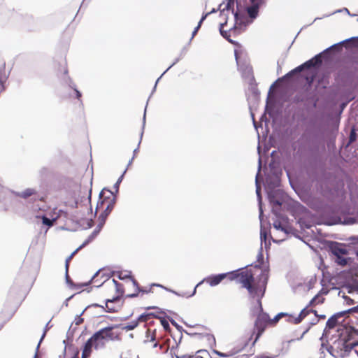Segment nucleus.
Returning <instances> with one entry per match:
<instances>
[{"label": "nucleus", "mask_w": 358, "mask_h": 358, "mask_svg": "<svg viewBox=\"0 0 358 358\" xmlns=\"http://www.w3.org/2000/svg\"><path fill=\"white\" fill-rule=\"evenodd\" d=\"M248 266L228 272L229 280L241 284L242 287L248 291H252L253 287L255 291H265L268 279V271L262 270L258 280H255L252 269L245 268Z\"/></svg>", "instance_id": "obj_1"}, {"label": "nucleus", "mask_w": 358, "mask_h": 358, "mask_svg": "<svg viewBox=\"0 0 358 358\" xmlns=\"http://www.w3.org/2000/svg\"><path fill=\"white\" fill-rule=\"evenodd\" d=\"M355 38V37H352L350 38L343 40L339 43H337L336 44L331 45L330 47H329L328 48L324 50L322 52L317 54L312 59L306 61L301 65H299V66L296 67L293 70L288 72L287 74H285L282 77L278 78L271 86L270 91L274 87L275 83H277L278 81L289 80L292 79V78L298 77L299 76V74L305 69H310V68H313V67L319 66L322 62V55L326 54L329 50L339 51L341 50V48H342L343 44H344L345 43H346L348 41L353 40Z\"/></svg>", "instance_id": "obj_2"}, {"label": "nucleus", "mask_w": 358, "mask_h": 358, "mask_svg": "<svg viewBox=\"0 0 358 358\" xmlns=\"http://www.w3.org/2000/svg\"><path fill=\"white\" fill-rule=\"evenodd\" d=\"M101 274V271H98L91 278L90 281L85 283H71L69 289H81L85 286H87L89 284L92 285L91 288H99L102 287L103 289H110L112 291H122L121 285L117 282L115 279H111L107 276L101 275V278H104L102 281L99 282L97 279L98 277Z\"/></svg>", "instance_id": "obj_3"}, {"label": "nucleus", "mask_w": 358, "mask_h": 358, "mask_svg": "<svg viewBox=\"0 0 358 358\" xmlns=\"http://www.w3.org/2000/svg\"><path fill=\"white\" fill-rule=\"evenodd\" d=\"M264 292H262L261 296H257V308L255 311L258 313L255 322V329L257 331L256 339L257 340L262 334L264 332L267 327L270 326V316L266 313L263 311L261 299L263 297Z\"/></svg>", "instance_id": "obj_4"}, {"label": "nucleus", "mask_w": 358, "mask_h": 358, "mask_svg": "<svg viewBox=\"0 0 358 358\" xmlns=\"http://www.w3.org/2000/svg\"><path fill=\"white\" fill-rule=\"evenodd\" d=\"M285 194L280 189H272L268 192V199L272 206V213L278 216L281 206L285 201Z\"/></svg>", "instance_id": "obj_5"}, {"label": "nucleus", "mask_w": 358, "mask_h": 358, "mask_svg": "<svg viewBox=\"0 0 358 358\" xmlns=\"http://www.w3.org/2000/svg\"><path fill=\"white\" fill-rule=\"evenodd\" d=\"M115 203V196H113L112 200L107 204V206L103 212H102L99 216V224L96 226V229L93 231L91 235L88 237L87 240L90 242L97 236V234L101 231V228L104 225L106 218L108 215L110 213L112 210L114 208Z\"/></svg>", "instance_id": "obj_6"}, {"label": "nucleus", "mask_w": 358, "mask_h": 358, "mask_svg": "<svg viewBox=\"0 0 358 358\" xmlns=\"http://www.w3.org/2000/svg\"><path fill=\"white\" fill-rule=\"evenodd\" d=\"M116 326L103 328L93 335V338L99 343L101 341H114L119 339V334L113 331Z\"/></svg>", "instance_id": "obj_7"}, {"label": "nucleus", "mask_w": 358, "mask_h": 358, "mask_svg": "<svg viewBox=\"0 0 358 358\" xmlns=\"http://www.w3.org/2000/svg\"><path fill=\"white\" fill-rule=\"evenodd\" d=\"M316 282L317 280L314 276H311L309 279L297 278L296 282L292 284V287L299 291H310L314 288Z\"/></svg>", "instance_id": "obj_8"}, {"label": "nucleus", "mask_w": 358, "mask_h": 358, "mask_svg": "<svg viewBox=\"0 0 358 358\" xmlns=\"http://www.w3.org/2000/svg\"><path fill=\"white\" fill-rule=\"evenodd\" d=\"M227 278L229 279V274L227 273H220L217 275H212L205 278L203 280L200 281L194 287L193 291H196V289L202 285L208 284L211 287L219 285L224 279Z\"/></svg>", "instance_id": "obj_9"}, {"label": "nucleus", "mask_w": 358, "mask_h": 358, "mask_svg": "<svg viewBox=\"0 0 358 358\" xmlns=\"http://www.w3.org/2000/svg\"><path fill=\"white\" fill-rule=\"evenodd\" d=\"M122 294L118 295L112 299H108L105 301L106 310L108 313H115L120 310L124 304Z\"/></svg>", "instance_id": "obj_10"}, {"label": "nucleus", "mask_w": 358, "mask_h": 358, "mask_svg": "<svg viewBox=\"0 0 358 358\" xmlns=\"http://www.w3.org/2000/svg\"><path fill=\"white\" fill-rule=\"evenodd\" d=\"M265 1L266 0H255L250 6H245L243 4H242L244 8L242 9V11L246 10L249 17L250 18V22H252V21L257 18L258 16L259 8L265 3Z\"/></svg>", "instance_id": "obj_11"}, {"label": "nucleus", "mask_w": 358, "mask_h": 358, "mask_svg": "<svg viewBox=\"0 0 358 358\" xmlns=\"http://www.w3.org/2000/svg\"><path fill=\"white\" fill-rule=\"evenodd\" d=\"M334 344L340 349V356L341 357L348 355L355 346L358 345V343L350 342L343 339L338 340Z\"/></svg>", "instance_id": "obj_12"}, {"label": "nucleus", "mask_w": 358, "mask_h": 358, "mask_svg": "<svg viewBox=\"0 0 358 358\" xmlns=\"http://www.w3.org/2000/svg\"><path fill=\"white\" fill-rule=\"evenodd\" d=\"M258 172L256 175L255 178V185H256V194L257 196L258 200V205H259V220L262 221V218L263 216V209H262V195H261V187L258 180L259 172L261 171L262 168V160L261 157L259 158V163H258Z\"/></svg>", "instance_id": "obj_13"}, {"label": "nucleus", "mask_w": 358, "mask_h": 358, "mask_svg": "<svg viewBox=\"0 0 358 358\" xmlns=\"http://www.w3.org/2000/svg\"><path fill=\"white\" fill-rule=\"evenodd\" d=\"M94 346L95 348H97L99 346L98 342L96 341V339L93 338V336L90 338L87 342L85 343L83 353H82V357L83 358H88L92 352V348Z\"/></svg>", "instance_id": "obj_14"}, {"label": "nucleus", "mask_w": 358, "mask_h": 358, "mask_svg": "<svg viewBox=\"0 0 358 358\" xmlns=\"http://www.w3.org/2000/svg\"><path fill=\"white\" fill-rule=\"evenodd\" d=\"M330 249L332 254L336 257L348 254V251L345 247L342 244L337 242L331 243Z\"/></svg>", "instance_id": "obj_15"}, {"label": "nucleus", "mask_w": 358, "mask_h": 358, "mask_svg": "<svg viewBox=\"0 0 358 358\" xmlns=\"http://www.w3.org/2000/svg\"><path fill=\"white\" fill-rule=\"evenodd\" d=\"M90 242V241L87 239L81 245H80L76 250H74L71 254V255L66 259V264H65V267H66V282L68 284H69L70 285H71V283H73V282L71 281V280L69 278V276L68 275L69 262L72 259V257L78 252V250H80L81 248H83V247L87 245Z\"/></svg>", "instance_id": "obj_16"}, {"label": "nucleus", "mask_w": 358, "mask_h": 358, "mask_svg": "<svg viewBox=\"0 0 358 358\" xmlns=\"http://www.w3.org/2000/svg\"><path fill=\"white\" fill-rule=\"evenodd\" d=\"M117 278L120 280H124L127 278H129L131 280V281L132 282L133 285H134V287H136V291H145L144 289H141L138 286L137 282L131 277V272H128V271L118 272Z\"/></svg>", "instance_id": "obj_17"}, {"label": "nucleus", "mask_w": 358, "mask_h": 358, "mask_svg": "<svg viewBox=\"0 0 358 358\" xmlns=\"http://www.w3.org/2000/svg\"><path fill=\"white\" fill-rule=\"evenodd\" d=\"M307 306L306 308H303L300 314L294 318L293 324H299L308 315H309L310 313H314L315 315H317V311L312 310V309H308Z\"/></svg>", "instance_id": "obj_18"}, {"label": "nucleus", "mask_w": 358, "mask_h": 358, "mask_svg": "<svg viewBox=\"0 0 358 358\" xmlns=\"http://www.w3.org/2000/svg\"><path fill=\"white\" fill-rule=\"evenodd\" d=\"M328 293L329 292H318L317 294L310 300L308 306H315L323 303L325 300L324 295Z\"/></svg>", "instance_id": "obj_19"}, {"label": "nucleus", "mask_w": 358, "mask_h": 358, "mask_svg": "<svg viewBox=\"0 0 358 358\" xmlns=\"http://www.w3.org/2000/svg\"><path fill=\"white\" fill-rule=\"evenodd\" d=\"M13 193L17 196H20L23 199H27L29 196L36 195L37 192L35 189L33 188H27L22 192H13Z\"/></svg>", "instance_id": "obj_20"}, {"label": "nucleus", "mask_w": 358, "mask_h": 358, "mask_svg": "<svg viewBox=\"0 0 358 358\" xmlns=\"http://www.w3.org/2000/svg\"><path fill=\"white\" fill-rule=\"evenodd\" d=\"M347 313V311H343L331 317L327 322V327L329 329L334 328L338 323V318L344 315Z\"/></svg>", "instance_id": "obj_21"}, {"label": "nucleus", "mask_w": 358, "mask_h": 358, "mask_svg": "<svg viewBox=\"0 0 358 358\" xmlns=\"http://www.w3.org/2000/svg\"><path fill=\"white\" fill-rule=\"evenodd\" d=\"M8 78V74L5 71V64L0 68V92L4 90V83Z\"/></svg>", "instance_id": "obj_22"}, {"label": "nucleus", "mask_w": 358, "mask_h": 358, "mask_svg": "<svg viewBox=\"0 0 358 358\" xmlns=\"http://www.w3.org/2000/svg\"><path fill=\"white\" fill-rule=\"evenodd\" d=\"M356 293L357 292H348V294H350L352 295V296H350L345 295V292H343V294L342 295V298L344 300V303L348 306H352V305H355L356 303L358 304V301H356L355 296H354L355 294H356Z\"/></svg>", "instance_id": "obj_23"}, {"label": "nucleus", "mask_w": 358, "mask_h": 358, "mask_svg": "<svg viewBox=\"0 0 358 358\" xmlns=\"http://www.w3.org/2000/svg\"><path fill=\"white\" fill-rule=\"evenodd\" d=\"M155 317V315L154 313H144L138 317L137 321L138 322V324L141 322L152 323L151 320Z\"/></svg>", "instance_id": "obj_24"}, {"label": "nucleus", "mask_w": 358, "mask_h": 358, "mask_svg": "<svg viewBox=\"0 0 358 358\" xmlns=\"http://www.w3.org/2000/svg\"><path fill=\"white\" fill-rule=\"evenodd\" d=\"M37 217L41 218L43 224L44 225L48 226V227H52L54 224V222L56 220L55 218L50 219V218L47 217L44 215H38Z\"/></svg>", "instance_id": "obj_25"}, {"label": "nucleus", "mask_w": 358, "mask_h": 358, "mask_svg": "<svg viewBox=\"0 0 358 358\" xmlns=\"http://www.w3.org/2000/svg\"><path fill=\"white\" fill-rule=\"evenodd\" d=\"M138 325V322L136 320L131 321L122 327V330L131 331L134 329Z\"/></svg>", "instance_id": "obj_26"}, {"label": "nucleus", "mask_w": 358, "mask_h": 358, "mask_svg": "<svg viewBox=\"0 0 358 358\" xmlns=\"http://www.w3.org/2000/svg\"><path fill=\"white\" fill-rule=\"evenodd\" d=\"M145 114H146V108H145L143 118V127H142V131H141V136H140V141L138 142V148H136L134 150V156H135V154L137 152V151L138 150V146H139V145H140V143L141 142V139H142V137H143V130H144L145 125Z\"/></svg>", "instance_id": "obj_27"}, {"label": "nucleus", "mask_w": 358, "mask_h": 358, "mask_svg": "<svg viewBox=\"0 0 358 358\" xmlns=\"http://www.w3.org/2000/svg\"><path fill=\"white\" fill-rule=\"evenodd\" d=\"M127 168L123 171L122 174L120 176V178L117 179V182L113 185V188L115 189V193L118 192L120 185L121 182L122 181V179L124 178L125 173L127 172Z\"/></svg>", "instance_id": "obj_28"}, {"label": "nucleus", "mask_w": 358, "mask_h": 358, "mask_svg": "<svg viewBox=\"0 0 358 358\" xmlns=\"http://www.w3.org/2000/svg\"><path fill=\"white\" fill-rule=\"evenodd\" d=\"M213 353L221 357H224V358H227V357H231L235 355V352H229L227 353H223L217 350H213Z\"/></svg>", "instance_id": "obj_29"}, {"label": "nucleus", "mask_w": 358, "mask_h": 358, "mask_svg": "<svg viewBox=\"0 0 358 358\" xmlns=\"http://www.w3.org/2000/svg\"><path fill=\"white\" fill-rule=\"evenodd\" d=\"M273 225L275 229L284 231L285 234H288V230L282 225L280 221L274 222Z\"/></svg>", "instance_id": "obj_30"}, {"label": "nucleus", "mask_w": 358, "mask_h": 358, "mask_svg": "<svg viewBox=\"0 0 358 358\" xmlns=\"http://www.w3.org/2000/svg\"><path fill=\"white\" fill-rule=\"evenodd\" d=\"M336 262L338 264L341 265V266H345L348 264V259L346 258L342 257V255L336 256Z\"/></svg>", "instance_id": "obj_31"}, {"label": "nucleus", "mask_w": 358, "mask_h": 358, "mask_svg": "<svg viewBox=\"0 0 358 358\" xmlns=\"http://www.w3.org/2000/svg\"><path fill=\"white\" fill-rule=\"evenodd\" d=\"M257 262H259L258 264H256L255 266V268H259L260 267L261 264L263 262L264 260V256L262 254V248L260 249L257 256Z\"/></svg>", "instance_id": "obj_32"}, {"label": "nucleus", "mask_w": 358, "mask_h": 358, "mask_svg": "<svg viewBox=\"0 0 358 358\" xmlns=\"http://www.w3.org/2000/svg\"><path fill=\"white\" fill-rule=\"evenodd\" d=\"M278 315H280V319L284 317H288L287 321L289 322L293 323L294 317H293L292 315H291L288 313H278Z\"/></svg>", "instance_id": "obj_33"}, {"label": "nucleus", "mask_w": 358, "mask_h": 358, "mask_svg": "<svg viewBox=\"0 0 358 358\" xmlns=\"http://www.w3.org/2000/svg\"><path fill=\"white\" fill-rule=\"evenodd\" d=\"M280 320V315L278 314L276 315L273 319L270 317V327H274L276 325V324L279 322Z\"/></svg>", "instance_id": "obj_34"}, {"label": "nucleus", "mask_w": 358, "mask_h": 358, "mask_svg": "<svg viewBox=\"0 0 358 358\" xmlns=\"http://www.w3.org/2000/svg\"><path fill=\"white\" fill-rule=\"evenodd\" d=\"M179 58L176 59V61L160 76L159 78H158V79L157 80L156 83H155V87H154V89L153 90H155L156 88V86L157 85V83L159 82V80H160V78L163 76V75L164 73H166L173 65H175L178 61H179Z\"/></svg>", "instance_id": "obj_35"}, {"label": "nucleus", "mask_w": 358, "mask_h": 358, "mask_svg": "<svg viewBox=\"0 0 358 358\" xmlns=\"http://www.w3.org/2000/svg\"><path fill=\"white\" fill-rule=\"evenodd\" d=\"M267 238V232L265 229H261L260 231V239L261 242L266 241Z\"/></svg>", "instance_id": "obj_36"}, {"label": "nucleus", "mask_w": 358, "mask_h": 358, "mask_svg": "<svg viewBox=\"0 0 358 358\" xmlns=\"http://www.w3.org/2000/svg\"><path fill=\"white\" fill-rule=\"evenodd\" d=\"M69 86L75 90L76 98L79 99L81 97L80 92L76 89V85L71 81L69 84Z\"/></svg>", "instance_id": "obj_37"}, {"label": "nucleus", "mask_w": 358, "mask_h": 358, "mask_svg": "<svg viewBox=\"0 0 358 358\" xmlns=\"http://www.w3.org/2000/svg\"><path fill=\"white\" fill-rule=\"evenodd\" d=\"M315 74H313L311 76H306L305 78L306 80V82L308 83V84L309 85H311L312 83H313L314 80H315Z\"/></svg>", "instance_id": "obj_38"}, {"label": "nucleus", "mask_w": 358, "mask_h": 358, "mask_svg": "<svg viewBox=\"0 0 358 358\" xmlns=\"http://www.w3.org/2000/svg\"><path fill=\"white\" fill-rule=\"evenodd\" d=\"M349 240L351 241V244L358 245V236H351L349 238Z\"/></svg>", "instance_id": "obj_39"}, {"label": "nucleus", "mask_w": 358, "mask_h": 358, "mask_svg": "<svg viewBox=\"0 0 358 358\" xmlns=\"http://www.w3.org/2000/svg\"><path fill=\"white\" fill-rule=\"evenodd\" d=\"M160 322H161L162 325L163 326V327L165 329H167L169 328V324L167 320H166L165 319H160Z\"/></svg>", "instance_id": "obj_40"}, {"label": "nucleus", "mask_w": 358, "mask_h": 358, "mask_svg": "<svg viewBox=\"0 0 358 358\" xmlns=\"http://www.w3.org/2000/svg\"><path fill=\"white\" fill-rule=\"evenodd\" d=\"M153 287H161L164 289H165L166 291H169V292H171L172 291L171 289H167L166 287H164V286H162V285H159V284H155V283H153L150 285V289Z\"/></svg>", "instance_id": "obj_41"}, {"label": "nucleus", "mask_w": 358, "mask_h": 358, "mask_svg": "<svg viewBox=\"0 0 358 358\" xmlns=\"http://www.w3.org/2000/svg\"><path fill=\"white\" fill-rule=\"evenodd\" d=\"M356 140V135L354 131H352L350 135V143H352Z\"/></svg>", "instance_id": "obj_42"}, {"label": "nucleus", "mask_w": 358, "mask_h": 358, "mask_svg": "<svg viewBox=\"0 0 358 358\" xmlns=\"http://www.w3.org/2000/svg\"><path fill=\"white\" fill-rule=\"evenodd\" d=\"M200 27H201V25L198 24V25L194 28V31L192 32V34L191 39H192L194 37V36L196 34V33L199 31Z\"/></svg>", "instance_id": "obj_43"}, {"label": "nucleus", "mask_w": 358, "mask_h": 358, "mask_svg": "<svg viewBox=\"0 0 358 358\" xmlns=\"http://www.w3.org/2000/svg\"><path fill=\"white\" fill-rule=\"evenodd\" d=\"M208 15H209V13H206L205 15H203L201 17V20H200V21L199 22V23H198V24H200V25H201V24H202V22H203V20L206 18V17H207Z\"/></svg>", "instance_id": "obj_44"}, {"label": "nucleus", "mask_w": 358, "mask_h": 358, "mask_svg": "<svg viewBox=\"0 0 358 358\" xmlns=\"http://www.w3.org/2000/svg\"><path fill=\"white\" fill-rule=\"evenodd\" d=\"M257 358H275V357H271V356H267V355H262L257 356Z\"/></svg>", "instance_id": "obj_45"}, {"label": "nucleus", "mask_w": 358, "mask_h": 358, "mask_svg": "<svg viewBox=\"0 0 358 358\" xmlns=\"http://www.w3.org/2000/svg\"><path fill=\"white\" fill-rule=\"evenodd\" d=\"M138 292H134V293H132V294H129L127 296H128V297L133 298V297H136V296H138Z\"/></svg>", "instance_id": "obj_46"}, {"label": "nucleus", "mask_w": 358, "mask_h": 358, "mask_svg": "<svg viewBox=\"0 0 358 358\" xmlns=\"http://www.w3.org/2000/svg\"><path fill=\"white\" fill-rule=\"evenodd\" d=\"M343 10H344V11H345V13H347L348 14H349V15H350V12H349V10H348V8H344L343 9ZM341 11H342V10H336L335 13H340V12H341Z\"/></svg>", "instance_id": "obj_47"}, {"label": "nucleus", "mask_w": 358, "mask_h": 358, "mask_svg": "<svg viewBox=\"0 0 358 358\" xmlns=\"http://www.w3.org/2000/svg\"><path fill=\"white\" fill-rule=\"evenodd\" d=\"M92 224H93V221H92V219L89 220H88V227H92Z\"/></svg>", "instance_id": "obj_48"}, {"label": "nucleus", "mask_w": 358, "mask_h": 358, "mask_svg": "<svg viewBox=\"0 0 358 358\" xmlns=\"http://www.w3.org/2000/svg\"><path fill=\"white\" fill-rule=\"evenodd\" d=\"M83 320L82 318H79V319L78 320V321H76V324L77 325H79L80 323H82V322H83Z\"/></svg>", "instance_id": "obj_49"}, {"label": "nucleus", "mask_w": 358, "mask_h": 358, "mask_svg": "<svg viewBox=\"0 0 358 358\" xmlns=\"http://www.w3.org/2000/svg\"><path fill=\"white\" fill-rule=\"evenodd\" d=\"M185 358H203L200 356H196V357H194V356H188V357H184Z\"/></svg>", "instance_id": "obj_50"}, {"label": "nucleus", "mask_w": 358, "mask_h": 358, "mask_svg": "<svg viewBox=\"0 0 358 358\" xmlns=\"http://www.w3.org/2000/svg\"><path fill=\"white\" fill-rule=\"evenodd\" d=\"M252 120H253V124H254V127H255V128H257V123H256V122H255V119H254V116H253V114H252Z\"/></svg>", "instance_id": "obj_51"}, {"label": "nucleus", "mask_w": 358, "mask_h": 358, "mask_svg": "<svg viewBox=\"0 0 358 358\" xmlns=\"http://www.w3.org/2000/svg\"><path fill=\"white\" fill-rule=\"evenodd\" d=\"M134 158V156L129 161L127 166H130L133 162V159Z\"/></svg>", "instance_id": "obj_52"}, {"label": "nucleus", "mask_w": 358, "mask_h": 358, "mask_svg": "<svg viewBox=\"0 0 358 358\" xmlns=\"http://www.w3.org/2000/svg\"><path fill=\"white\" fill-rule=\"evenodd\" d=\"M217 12V10L213 8L210 12H209V15L211 14V13H216Z\"/></svg>", "instance_id": "obj_53"}, {"label": "nucleus", "mask_w": 358, "mask_h": 358, "mask_svg": "<svg viewBox=\"0 0 358 358\" xmlns=\"http://www.w3.org/2000/svg\"><path fill=\"white\" fill-rule=\"evenodd\" d=\"M235 57H236V62L238 63V55H237L236 51H235Z\"/></svg>", "instance_id": "obj_54"}, {"label": "nucleus", "mask_w": 358, "mask_h": 358, "mask_svg": "<svg viewBox=\"0 0 358 358\" xmlns=\"http://www.w3.org/2000/svg\"><path fill=\"white\" fill-rule=\"evenodd\" d=\"M196 292H193L192 294H189V295H187V296H185L186 297H190V296H192Z\"/></svg>", "instance_id": "obj_55"}, {"label": "nucleus", "mask_w": 358, "mask_h": 358, "mask_svg": "<svg viewBox=\"0 0 358 358\" xmlns=\"http://www.w3.org/2000/svg\"><path fill=\"white\" fill-rule=\"evenodd\" d=\"M355 254L357 256H358V249H355Z\"/></svg>", "instance_id": "obj_56"}, {"label": "nucleus", "mask_w": 358, "mask_h": 358, "mask_svg": "<svg viewBox=\"0 0 358 358\" xmlns=\"http://www.w3.org/2000/svg\"><path fill=\"white\" fill-rule=\"evenodd\" d=\"M34 358H38V354L36 353Z\"/></svg>", "instance_id": "obj_57"}, {"label": "nucleus", "mask_w": 358, "mask_h": 358, "mask_svg": "<svg viewBox=\"0 0 358 358\" xmlns=\"http://www.w3.org/2000/svg\"><path fill=\"white\" fill-rule=\"evenodd\" d=\"M250 3H252V2H254L255 0H249Z\"/></svg>", "instance_id": "obj_58"}, {"label": "nucleus", "mask_w": 358, "mask_h": 358, "mask_svg": "<svg viewBox=\"0 0 358 358\" xmlns=\"http://www.w3.org/2000/svg\"><path fill=\"white\" fill-rule=\"evenodd\" d=\"M157 345V343L154 344V347H156Z\"/></svg>", "instance_id": "obj_59"}, {"label": "nucleus", "mask_w": 358, "mask_h": 358, "mask_svg": "<svg viewBox=\"0 0 358 358\" xmlns=\"http://www.w3.org/2000/svg\"><path fill=\"white\" fill-rule=\"evenodd\" d=\"M179 296H185L184 294H178Z\"/></svg>", "instance_id": "obj_60"}, {"label": "nucleus", "mask_w": 358, "mask_h": 358, "mask_svg": "<svg viewBox=\"0 0 358 358\" xmlns=\"http://www.w3.org/2000/svg\"><path fill=\"white\" fill-rule=\"evenodd\" d=\"M355 291L358 292V289H356Z\"/></svg>", "instance_id": "obj_61"}, {"label": "nucleus", "mask_w": 358, "mask_h": 358, "mask_svg": "<svg viewBox=\"0 0 358 358\" xmlns=\"http://www.w3.org/2000/svg\"><path fill=\"white\" fill-rule=\"evenodd\" d=\"M357 21H358V19H357Z\"/></svg>", "instance_id": "obj_62"}]
</instances>
